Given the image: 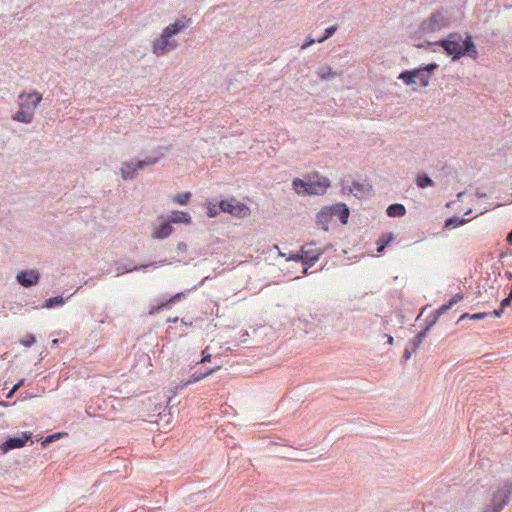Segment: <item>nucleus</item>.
<instances>
[{
  "instance_id": "nucleus-1",
  "label": "nucleus",
  "mask_w": 512,
  "mask_h": 512,
  "mask_svg": "<svg viewBox=\"0 0 512 512\" xmlns=\"http://www.w3.org/2000/svg\"><path fill=\"white\" fill-rule=\"evenodd\" d=\"M438 43L448 55L452 56L453 60H457L464 55L472 59H476L478 56V51L470 35L463 37L459 33H450L447 38L440 40Z\"/></svg>"
},
{
  "instance_id": "nucleus-2",
  "label": "nucleus",
  "mask_w": 512,
  "mask_h": 512,
  "mask_svg": "<svg viewBox=\"0 0 512 512\" xmlns=\"http://www.w3.org/2000/svg\"><path fill=\"white\" fill-rule=\"evenodd\" d=\"M190 19H177L174 23L166 26L161 35L153 41V53L157 56L165 55L178 46L174 36L183 31L189 24Z\"/></svg>"
},
{
  "instance_id": "nucleus-3",
  "label": "nucleus",
  "mask_w": 512,
  "mask_h": 512,
  "mask_svg": "<svg viewBox=\"0 0 512 512\" xmlns=\"http://www.w3.org/2000/svg\"><path fill=\"white\" fill-rule=\"evenodd\" d=\"M329 186V179L318 173L310 175L306 181L300 178L292 181L294 191L302 195H322Z\"/></svg>"
},
{
  "instance_id": "nucleus-4",
  "label": "nucleus",
  "mask_w": 512,
  "mask_h": 512,
  "mask_svg": "<svg viewBox=\"0 0 512 512\" xmlns=\"http://www.w3.org/2000/svg\"><path fill=\"white\" fill-rule=\"evenodd\" d=\"M350 215V210L344 203H336L324 206L316 215L317 224L325 231L329 230V223L338 218L341 223L346 224Z\"/></svg>"
},
{
  "instance_id": "nucleus-5",
  "label": "nucleus",
  "mask_w": 512,
  "mask_h": 512,
  "mask_svg": "<svg viewBox=\"0 0 512 512\" xmlns=\"http://www.w3.org/2000/svg\"><path fill=\"white\" fill-rule=\"evenodd\" d=\"M160 156H147L144 159L131 160L122 163L121 175L125 180H132L135 178L138 170H142L147 166L157 163Z\"/></svg>"
},
{
  "instance_id": "nucleus-6",
  "label": "nucleus",
  "mask_w": 512,
  "mask_h": 512,
  "mask_svg": "<svg viewBox=\"0 0 512 512\" xmlns=\"http://www.w3.org/2000/svg\"><path fill=\"white\" fill-rule=\"evenodd\" d=\"M512 495V482H505L493 493L491 503L482 512H500Z\"/></svg>"
},
{
  "instance_id": "nucleus-7",
  "label": "nucleus",
  "mask_w": 512,
  "mask_h": 512,
  "mask_svg": "<svg viewBox=\"0 0 512 512\" xmlns=\"http://www.w3.org/2000/svg\"><path fill=\"white\" fill-rule=\"evenodd\" d=\"M449 26V18L443 12H436L420 25V31L423 34L439 32Z\"/></svg>"
},
{
  "instance_id": "nucleus-8",
  "label": "nucleus",
  "mask_w": 512,
  "mask_h": 512,
  "mask_svg": "<svg viewBox=\"0 0 512 512\" xmlns=\"http://www.w3.org/2000/svg\"><path fill=\"white\" fill-rule=\"evenodd\" d=\"M41 100L42 95L37 91L23 92L18 96V105L19 108L31 111L34 114Z\"/></svg>"
},
{
  "instance_id": "nucleus-9",
  "label": "nucleus",
  "mask_w": 512,
  "mask_h": 512,
  "mask_svg": "<svg viewBox=\"0 0 512 512\" xmlns=\"http://www.w3.org/2000/svg\"><path fill=\"white\" fill-rule=\"evenodd\" d=\"M32 433L31 432H21L18 435L15 436H9L5 440V442L0 446V448L4 451H10L13 449L22 448L26 445V443L31 439Z\"/></svg>"
},
{
  "instance_id": "nucleus-10",
  "label": "nucleus",
  "mask_w": 512,
  "mask_h": 512,
  "mask_svg": "<svg viewBox=\"0 0 512 512\" xmlns=\"http://www.w3.org/2000/svg\"><path fill=\"white\" fill-rule=\"evenodd\" d=\"M219 209L222 212H226L237 217H243L248 212V208L245 205L236 203L232 200H222L219 203Z\"/></svg>"
},
{
  "instance_id": "nucleus-11",
  "label": "nucleus",
  "mask_w": 512,
  "mask_h": 512,
  "mask_svg": "<svg viewBox=\"0 0 512 512\" xmlns=\"http://www.w3.org/2000/svg\"><path fill=\"white\" fill-rule=\"evenodd\" d=\"M17 282L25 288L37 285L40 280V274L34 269L24 270L17 274Z\"/></svg>"
},
{
  "instance_id": "nucleus-12",
  "label": "nucleus",
  "mask_w": 512,
  "mask_h": 512,
  "mask_svg": "<svg viewBox=\"0 0 512 512\" xmlns=\"http://www.w3.org/2000/svg\"><path fill=\"white\" fill-rule=\"evenodd\" d=\"M438 67L436 63H430L422 68L414 69L416 83L426 87L429 85L431 73Z\"/></svg>"
},
{
  "instance_id": "nucleus-13",
  "label": "nucleus",
  "mask_w": 512,
  "mask_h": 512,
  "mask_svg": "<svg viewBox=\"0 0 512 512\" xmlns=\"http://www.w3.org/2000/svg\"><path fill=\"white\" fill-rule=\"evenodd\" d=\"M164 263H165V261H157V262H152L149 264H142V265H138V266H131V265H128L125 263H119L116 267L117 276L121 275L123 273H129L132 271L146 270L150 266H162Z\"/></svg>"
},
{
  "instance_id": "nucleus-14",
  "label": "nucleus",
  "mask_w": 512,
  "mask_h": 512,
  "mask_svg": "<svg viewBox=\"0 0 512 512\" xmlns=\"http://www.w3.org/2000/svg\"><path fill=\"white\" fill-rule=\"evenodd\" d=\"M173 232L172 223L167 220L156 227L152 233V237L155 239H165Z\"/></svg>"
},
{
  "instance_id": "nucleus-15",
  "label": "nucleus",
  "mask_w": 512,
  "mask_h": 512,
  "mask_svg": "<svg viewBox=\"0 0 512 512\" xmlns=\"http://www.w3.org/2000/svg\"><path fill=\"white\" fill-rule=\"evenodd\" d=\"M372 186L368 181L354 182V197L364 198L371 195Z\"/></svg>"
},
{
  "instance_id": "nucleus-16",
  "label": "nucleus",
  "mask_w": 512,
  "mask_h": 512,
  "mask_svg": "<svg viewBox=\"0 0 512 512\" xmlns=\"http://www.w3.org/2000/svg\"><path fill=\"white\" fill-rule=\"evenodd\" d=\"M12 118L17 122L28 124L32 122L34 114L31 111L20 108V110L15 113Z\"/></svg>"
},
{
  "instance_id": "nucleus-17",
  "label": "nucleus",
  "mask_w": 512,
  "mask_h": 512,
  "mask_svg": "<svg viewBox=\"0 0 512 512\" xmlns=\"http://www.w3.org/2000/svg\"><path fill=\"white\" fill-rule=\"evenodd\" d=\"M430 330V326H427L423 331L418 333L410 342L409 346L411 347L413 352H416V350L420 347L422 344L424 338L427 335V332Z\"/></svg>"
},
{
  "instance_id": "nucleus-18",
  "label": "nucleus",
  "mask_w": 512,
  "mask_h": 512,
  "mask_svg": "<svg viewBox=\"0 0 512 512\" xmlns=\"http://www.w3.org/2000/svg\"><path fill=\"white\" fill-rule=\"evenodd\" d=\"M169 221L173 223H190L191 222V216L182 211H175L172 213V215L169 218Z\"/></svg>"
},
{
  "instance_id": "nucleus-19",
  "label": "nucleus",
  "mask_w": 512,
  "mask_h": 512,
  "mask_svg": "<svg viewBox=\"0 0 512 512\" xmlns=\"http://www.w3.org/2000/svg\"><path fill=\"white\" fill-rule=\"evenodd\" d=\"M386 213L390 217H402L406 213V209L402 204H392L388 206Z\"/></svg>"
},
{
  "instance_id": "nucleus-20",
  "label": "nucleus",
  "mask_w": 512,
  "mask_h": 512,
  "mask_svg": "<svg viewBox=\"0 0 512 512\" xmlns=\"http://www.w3.org/2000/svg\"><path fill=\"white\" fill-rule=\"evenodd\" d=\"M65 299L62 296H55L48 298L44 301V303L41 305L42 308L45 309H52L55 307H59L64 305Z\"/></svg>"
},
{
  "instance_id": "nucleus-21",
  "label": "nucleus",
  "mask_w": 512,
  "mask_h": 512,
  "mask_svg": "<svg viewBox=\"0 0 512 512\" xmlns=\"http://www.w3.org/2000/svg\"><path fill=\"white\" fill-rule=\"evenodd\" d=\"M416 185L421 188L425 189L427 187H431L434 185L433 180L427 176L426 174L418 175L416 178Z\"/></svg>"
},
{
  "instance_id": "nucleus-22",
  "label": "nucleus",
  "mask_w": 512,
  "mask_h": 512,
  "mask_svg": "<svg viewBox=\"0 0 512 512\" xmlns=\"http://www.w3.org/2000/svg\"><path fill=\"white\" fill-rule=\"evenodd\" d=\"M319 256L320 253L310 254L308 251H303L302 263L311 267L319 260Z\"/></svg>"
},
{
  "instance_id": "nucleus-23",
  "label": "nucleus",
  "mask_w": 512,
  "mask_h": 512,
  "mask_svg": "<svg viewBox=\"0 0 512 512\" xmlns=\"http://www.w3.org/2000/svg\"><path fill=\"white\" fill-rule=\"evenodd\" d=\"M214 370L211 369V370H208L204 373H198V372H195L192 374L191 378L183 383L180 387L183 388L185 386H187L188 384H191V383H195V382H198V381H201L202 379H204L206 376L210 375Z\"/></svg>"
},
{
  "instance_id": "nucleus-24",
  "label": "nucleus",
  "mask_w": 512,
  "mask_h": 512,
  "mask_svg": "<svg viewBox=\"0 0 512 512\" xmlns=\"http://www.w3.org/2000/svg\"><path fill=\"white\" fill-rule=\"evenodd\" d=\"M399 79L403 80L405 82L406 85H413V84H416V80H415V75H414V70H410V71H403L402 73H400Z\"/></svg>"
},
{
  "instance_id": "nucleus-25",
  "label": "nucleus",
  "mask_w": 512,
  "mask_h": 512,
  "mask_svg": "<svg viewBox=\"0 0 512 512\" xmlns=\"http://www.w3.org/2000/svg\"><path fill=\"white\" fill-rule=\"evenodd\" d=\"M467 222L466 219H460L458 217L448 218L445 221L446 228H456L457 226L463 225Z\"/></svg>"
},
{
  "instance_id": "nucleus-26",
  "label": "nucleus",
  "mask_w": 512,
  "mask_h": 512,
  "mask_svg": "<svg viewBox=\"0 0 512 512\" xmlns=\"http://www.w3.org/2000/svg\"><path fill=\"white\" fill-rule=\"evenodd\" d=\"M336 30H337L336 26H330V27L326 28L325 31L323 32V34L321 36L317 37V42L322 43L325 40L329 39L336 32Z\"/></svg>"
},
{
  "instance_id": "nucleus-27",
  "label": "nucleus",
  "mask_w": 512,
  "mask_h": 512,
  "mask_svg": "<svg viewBox=\"0 0 512 512\" xmlns=\"http://www.w3.org/2000/svg\"><path fill=\"white\" fill-rule=\"evenodd\" d=\"M192 496L194 498V501H198L202 498V496H204L205 498L207 496H209V498H214L216 495H215V491L213 489H209V490H203V491L194 493Z\"/></svg>"
},
{
  "instance_id": "nucleus-28",
  "label": "nucleus",
  "mask_w": 512,
  "mask_h": 512,
  "mask_svg": "<svg viewBox=\"0 0 512 512\" xmlns=\"http://www.w3.org/2000/svg\"><path fill=\"white\" fill-rule=\"evenodd\" d=\"M191 197V193L190 192H185V193H181V194H177L175 197H174V201L180 205H184L188 202V200L190 199Z\"/></svg>"
},
{
  "instance_id": "nucleus-29",
  "label": "nucleus",
  "mask_w": 512,
  "mask_h": 512,
  "mask_svg": "<svg viewBox=\"0 0 512 512\" xmlns=\"http://www.w3.org/2000/svg\"><path fill=\"white\" fill-rule=\"evenodd\" d=\"M35 342L36 337L31 333H28L23 339L20 340V344L24 347H31L33 344H35Z\"/></svg>"
},
{
  "instance_id": "nucleus-30",
  "label": "nucleus",
  "mask_w": 512,
  "mask_h": 512,
  "mask_svg": "<svg viewBox=\"0 0 512 512\" xmlns=\"http://www.w3.org/2000/svg\"><path fill=\"white\" fill-rule=\"evenodd\" d=\"M317 74L318 76L323 79V80H327L329 79L330 77V74H331V68L328 67V66H322V67H319L317 69Z\"/></svg>"
},
{
  "instance_id": "nucleus-31",
  "label": "nucleus",
  "mask_w": 512,
  "mask_h": 512,
  "mask_svg": "<svg viewBox=\"0 0 512 512\" xmlns=\"http://www.w3.org/2000/svg\"><path fill=\"white\" fill-rule=\"evenodd\" d=\"M489 314L488 313H475V314H463L461 317H460V320L464 319V318H469L471 320H481V319H484L485 317H487Z\"/></svg>"
},
{
  "instance_id": "nucleus-32",
  "label": "nucleus",
  "mask_w": 512,
  "mask_h": 512,
  "mask_svg": "<svg viewBox=\"0 0 512 512\" xmlns=\"http://www.w3.org/2000/svg\"><path fill=\"white\" fill-rule=\"evenodd\" d=\"M452 307V303H447V304H443L442 306H440L436 311L435 313L440 316L444 313H446L450 308Z\"/></svg>"
},
{
  "instance_id": "nucleus-33",
  "label": "nucleus",
  "mask_w": 512,
  "mask_h": 512,
  "mask_svg": "<svg viewBox=\"0 0 512 512\" xmlns=\"http://www.w3.org/2000/svg\"><path fill=\"white\" fill-rule=\"evenodd\" d=\"M60 433H55V434H51V435H48L44 442H43V445L44 446H47L49 443L55 441L56 439H59L60 438Z\"/></svg>"
},
{
  "instance_id": "nucleus-34",
  "label": "nucleus",
  "mask_w": 512,
  "mask_h": 512,
  "mask_svg": "<svg viewBox=\"0 0 512 512\" xmlns=\"http://www.w3.org/2000/svg\"><path fill=\"white\" fill-rule=\"evenodd\" d=\"M315 42H317V37L313 38V37H308L306 39V41L302 44V49H306L308 47H310L312 44H314Z\"/></svg>"
},
{
  "instance_id": "nucleus-35",
  "label": "nucleus",
  "mask_w": 512,
  "mask_h": 512,
  "mask_svg": "<svg viewBox=\"0 0 512 512\" xmlns=\"http://www.w3.org/2000/svg\"><path fill=\"white\" fill-rule=\"evenodd\" d=\"M463 300V294L461 293H457L455 294L449 301V303H452V306L455 305L456 303L460 302Z\"/></svg>"
},
{
  "instance_id": "nucleus-36",
  "label": "nucleus",
  "mask_w": 512,
  "mask_h": 512,
  "mask_svg": "<svg viewBox=\"0 0 512 512\" xmlns=\"http://www.w3.org/2000/svg\"><path fill=\"white\" fill-rule=\"evenodd\" d=\"M218 214V210L215 205L208 207L207 215L209 217H215Z\"/></svg>"
},
{
  "instance_id": "nucleus-37",
  "label": "nucleus",
  "mask_w": 512,
  "mask_h": 512,
  "mask_svg": "<svg viewBox=\"0 0 512 512\" xmlns=\"http://www.w3.org/2000/svg\"><path fill=\"white\" fill-rule=\"evenodd\" d=\"M303 251H304V250H302V251H301V254H298V253H297V254H292V255L288 258V260H293V261H296V262H298V261L302 262V258H303Z\"/></svg>"
},
{
  "instance_id": "nucleus-38",
  "label": "nucleus",
  "mask_w": 512,
  "mask_h": 512,
  "mask_svg": "<svg viewBox=\"0 0 512 512\" xmlns=\"http://www.w3.org/2000/svg\"><path fill=\"white\" fill-rule=\"evenodd\" d=\"M184 297V293H176L169 301V303H175Z\"/></svg>"
},
{
  "instance_id": "nucleus-39",
  "label": "nucleus",
  "mask_w": 512,
  "mask_h": 512,
  "mask_svg": "<svg viewBox=\"0 0 512 512\" xmlns=\"http://www.w3.org/2000/svg\"><path fill=\"white\" fill-rule=\"evenodd\" d=\"M177 251L185 253L187 251V245L184 242H179L177 245Z\"/></svg>"
},
{
  "instance_id": "nucleus-40",
  "label": "nucleus",
  "mask_w": 512,
  "mask_h": 512,
  "mask_svg": "<svg viewBox=\"0 0 512 512\" xmlns=\"http://www.w3.org/2000/svg\"><path fill=\"white\" fill-rule=\"evenodd\" d=\"M412 353H413V351H412L411 347L408 345L404 351V355H403L404 359L408 360L411 357Z\"/></svg>"
},
{
  "instance_id": "nucleus-41",
  "label": "nucleus",
  "mask_w": 512,
  "mask_h": 512,
  "mask_svg": "<svg viewBox=\"0 0 512 512\" xmlns=\"http://www.w3.org/2000/svg\"><path fill=\"white\" fill-rule=\"evenodd\" d=\"M211 360V354L207 353L206 350L202 352V362H209Z\"/></svg>"
},
{
  "instance_id": "nucleus-42",
  "label": "nucleus",
  "mask_w": 512,
  "mask_h": 512,
  "mask_svg": "<svg viewBox=\"0 0 512 512\" xmlns=\"http://www.w3.org/2000/svg\"><path fill=\"white\" fill-rule=\"evenodd\" d=\"M439 316L434 312L431 316V320L427 326H430V328L437 322Z\"/></svg>"
},
{
  "instance_id": "nucleus-43",
  "label": "nucleus",
  "mask_w": 512,
  "mask_h": 512,
  "mask_svg": "<svg viewBox=\"0 0 512 512\" xmlns=\"http://www.w3.org/2000/svg\"><path fill=\"white\" fill-rule=\"evenodd\" d=\"M248 335H249V334H248V331H246V330H245V331H242V332L240 333V338H239V339H240V341H241V342H245V341H246V337H247Z\"/></svg>"
},
{
  "instance_id": "nucleus-44",
  "label": "nucleus",
  "mask_w": 512,
  "mask_h": 512,
  "mask_svg": "<svg viewBox=\"0 0 512 512\" xmlns=\"http://www.w3.org/2000/svg\"><path fill=\"white\" fill-rule=\"evenodd\" d=\"M24 382H25V380H24V379H20V380L18 381V383H16V384L14 385V390H18L21 386H23Z\"/></svg>"
},
{
  "instance_id": "nucleus-45",
  "label": "nucleus",
  "mask_w": 512,
  "mask_h": 512,
  "mask_svg": "<svg viewBox=\"0 0 512 512\" xmlns=\"http://www.w3.org/2000/svg\"><path fill=\"white\" fill-rule=\"evenodd\" d=\"M504 309H499V310H494L491 315L495 316V317H500L502 312H503Z\"/></svg>"
},
{
  "instance_id": "nucleus-46",
  "label": "nucleus",
  "mask_w": 512,
  "mask_h": 512,
  "mask_svg": "<svg viewBox=\"0 0 512 512\" xmlns=\"http://www.w3.org/2000/svg\"><path fill=\"white\" fill-rule=\"evenodd\" d=\"M17 390H14V386L11 388V390L6 394V398H12Z\"/></svg>"
},
{
  "instance_id": "nucleus-47",
  "label": "nucleus",
  "mask_w": 512,
  "mask_h": 512,
  "mask_svg": "<svg viewBox=\"0 0 512 512\" xmlns=\"http://www.w3.org/2000/svg\"><path fill=\"white\" fill-rule=\"evenodd\" d=\"M476 196H477L478 198H484V197H486V196H487V194H486V193H484V192H482V191H480V190H477V191H476Z\"/></svg>"
},
{
  "instance_id": "nucleus-48",
  "label": "nucleus",
  "mask_w": 512,
  "mask_h": 512,
  "mask_svg": "<svg viewBox=\"0 0 512 512\" xmlns=\"http://www.w3.org/2000/svg\"><path fill=\"white\" fill-rule=\"evenodd\" d=\"M386 337H387V342L389 344H393L394 338L391 335H386Z\"/></svg>"
},
{
  "instance_id": "nucleus-49",
  "label": "nucleus",
  "mask_w": 512,
  "mask_h": 512,
  "mask_svg": "<svg viewBox=\"0 0 512 512\" xmlns=\"http://www.w3.org/2000/svg\"><path fill=\"white\" fill-rule=\"evenodd\" d=\"M507 240L510 244H512V231L508 234Z\"/></svg>"
},
{
  "instance_id": "nucleus-50",
  "label": "nucleus",
  "mask_w": 512,
  "mask_h": 512,
  "mask_svg": "<svg viewBox=\"0 0 512 512\" xmlns=\"http://www.w3.org/2000/svg\"><path fill=\"white\" fill-rule=\"evenodd\" d=\"M383 250H384V245L380 246V247L377 249V252H378V253H381Z\"/></svg>"
},
{
  "instance_id": "nucleus-51",
  "label": "nucleus",
  "mask_w": 512,
  "mask_h": 512,
  "mask_svg": "<svg viewBox=\"0 0 512 512\" xmlns=\"http://www.w3.org/2000/svg\"><path fill=\"white\" fill-rule=\"evenodd\" d=\"M208 279H210L209 276H206L202 281H201V285H203L205 283V281H207Z\"/></svg>"
},
{
  "instance_id": "nucleus-52",
  "label": "nucleus",
  "mask_w": 512,
  "mask_h": 512,
  "mask_svg": "<svg viewBox=\"0 0 512 512\" xmlns=\"http://www.w3.org/2000/svg\"><path fill=\"white\" fill-rule=\"evenodd\" d=\"M225 349H226V351H233L234 350V348H232L230 346H227Z\"/></svg>"
},
{
  "instance_id": "nucleus-53",
  "label": "nucleus",
  "mask_w": 512,
  "mask_h": 512,
  "mask_svg": "<svg viewBox=\"0 0 512 512\" xmlns=\"http://www.w3.org/2000/svg\"><path fill=\"white\" fill-rule=\"evenodd\" d=\"M463 194H464L463 192L458 193L457 198H458V199H461V198H462V196H463Z\"/></svg>"
},
{
  "instance_id": "nucleus-54",
  "label": "nucleus",
  "mask_w": 512,
  "mask_h": 512,
  "mask_svg": "<svg viewBox=\"0 0 512 512\" xmlns=\"http://www.w3.org/2000/svg\"><path fill=\"white\" fill-rule=\"evenodd\" d=\"M308 269H309V267H308V266H307V267H305V268H304L303 273H304V274H307V273H308Z\"/></svg>"
},
{
  "instance_id": "nucleus-55",
  "label": "nucleus",
  "mask_w": 512,
  "mask_h": 512,
  "mask_svg": "<svg viewBox=\"0 0 512 512\" xmlns=\"http://www.w3.org/2000/svg\"><path fill=\"white\" fill-rule=\"evenodd\" d=\"M52 343H53V344H57V343H58V339H54V340L52 341Z\"/></svg>"
},
{
  "instance_id": "nucleus-56",
  "label": "nucleus",
  "mask_w": 512,
  "mask_h": 512,
  "mask_svg": "<svg viewBox=\"0 0 512 512\" xmlns=\"http://www.w3.org/2000/svg\"><path fill=\"white\" fill-rule=\"evenodd\" d=\"M392 239H393V236L391 235V236L389 237V239H388L387 243H388L389 241H391Z\"/></svg>"
},
{
  "instance_id": "nucleus-57",
  "label": "nucleus",
  "mask_w": 512,
  "mask_h": 512,
  "mask_svg": "<svg viewBox=\"0 0 512 512\" xmlns=\"http://www.w3.org/2000/svg\"><path fill=\"white\" fill-rule=\"evenodd\" d=\"M247 510L246 509H242V512H246Z\"/></svg>"
}]
</instances>
